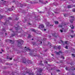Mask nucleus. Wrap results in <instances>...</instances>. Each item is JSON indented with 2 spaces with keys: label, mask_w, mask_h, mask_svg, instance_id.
I'll list each match as a JSON object with an SVG mask.
<instances>
[{
  "label": "nucleus",
  "mask_w": 75,
  "mask_h": 75,
  "mask_svg": "<svg viewBox=\"0 0 75 75\" xmlns=\"http://www.w3.org/2000/svg\"><path fill=\"white\" fill-rule=\"evenodd\" d=\"M61 1H65L66 0H61Z\"/></svg>",
  "instance_id": "nucleus-43"
},
{
  "label": "nucleus",
  "mask_w": 75,
  "mask_h": 75,
  "mask_svg": "<svg viewBox=\"0 0 75 75\" xmlns=\"http://www.w3.org/2000/svg\"><path fill=\"white\" fill-rule=\"evenodd\" d=\"M8 10L9 11H13V8H9L8 9Z\"/></svg>",
  "instance_id": "nucleus-8"
},
{
  "label": "nucleus",
  "mask_w": 75,
  "mask_h": 75,
  "mask_svg": "<svg viewBox=\"0 0 75 75\" xmlns=\"http://www.w3.org/2000/svg\"><path fill=\"white\" fill-rule=\"evenodd\" d=\"M14 35H15L14 34H12V37H13V36H14Z\"/></svg>",
  "instance_id": "nucleus-29"
},
{
  "label": "nucleus",
  "mask_w": 75,
  "mask_h": 75,
  "mask_svg": "<svg viewBox=\"0 0 75 75\" xmlns=\"http://www.w3.org/2000/svg\"><path fill=\"white\" fill-rule=\"evenodd\" d=\"M30 55H32V54L31 53H30Z\"/></svg>",
  "instance_id": "nucleus-47"
},
{
  "label": "nucleus",
  "mask_w": 75,
  "mask_h": 75,
  "mask_svg": "<svg viewBox=\"0 0 75 75\" xmlns=\"http://www.w3.org/2000/svg\"><path fill=\"white\" fill-rule=\"evenodd\" d=\"M10 30H12V29H10Z\"/></svg>",
  "instance_id": "nucleus-62"
},
{
  "label": "nucleus",
  "mask_w": 75,
  "mask_h": 75,
  "mask_svg": "<svg viewBox=\"0 0 75 75\" xmlns=\"http://www.w3.org/2000/svg\"><path fill=\"white\" fill-rule=\"evenodd\" d=\"M61 46L59 45L57 47V46H54V49H55L56 50H57V49H59V50H60V49H61Z\"/></svg>",
  "instance_id": "nucleus-3"
},
{
  "label": "nucleus",
  "mask_w": 75,
  "mask_h": 75,
  "mask_svg": "<svg viewBox=\"0 0 75 75\" xmlns=\"http://www.w3.org/2000/svg\"><path fill=\"white\" fill-rule=\"evenodd\" d=\"M57 71H59V70H57Z\"/></svg>",
  "instance_id": "nucleus-49"
},
{
  "label": "nucleus",
  "mask_w": 75,
  "mask_h": 75,
  "mask_svg": "<svg viewBox=\"0 0 75 75\" xmlns=\"http://www.w3.org/2000/svg\"><path fill=\"white\" fill-rule=\"evenodd\" d=\"M55 23L56 24H58L59 23H58V22L57 21H55Z\"/></svg>",
  "instance_id": "nucleus-12"
},
{
  "label": "nucleus",
  "mask_w": 75,
  "mask_h": 75,
  "mask_svg": "<svg viewBox=\"0 0 75 75\" xmlns=\"http://www.w3.org/2000/svg\"><path fill=\"white\" fill-rule=\"evenodd\" d=\"M2 52H3V51H4V50H2Z\"/></svg>",
  "instance_id": "nucleus-52"
},
{
  "label": "nucleus",
  "mask_w": 75,
  "mask_h": 75,
  "mask_svg": "<svg viewBox=\"0 0 75 75\" xmlns=\"http://www.w3.org/2000/svg\"><path fill=\"white\" fill-rule=\"evenodd\" d=\"M4 0H1V1H4Z\"/></svg>",
  "instance_id": "nucleus-57"
},
{
  "label": "nucleus",
  "mask_w": 75,
  "mask_h": 75,
  "mask_svg": "<svg viewBox=\"0 0 75 75\" xmlns=\"http://www.w3.org/2000/svg\"><path fill=\"white\" fill-rule=\"evenodd\" d=\"M0 53L1 54V53H2V52H0Z\"/></svg>",
  "instance_id": "nucleus-51"
},
{
  "label": "nucleus",
  "mask_w": 75,
  "mask_h": 75,
  "mask_svg": "<svg viewBox=\"0 0 75 75\" xmlns=\"http://www.w3.org/2000/svg\"><path fill=\"white\" fill-rule=\"evenodd\" d=\"M51 55H52V56H54V54H52Z\"/></svg>",
  "instance_id": "nucleus-46"
},
{
  "label": "nucleus",
  "mask_w": 75,
  "mask_h": 75,
  "mask_svg": "<svg viewBox=\"0 0 75 75\" xmlns=\"http://www.w3.org/2000/svg\"><path fill=\"white\" fill-rule=\"evenodd\" d=\"M34 73H33L29 74V75H34Z\"/></svg>",
  "instance_id": "nucleus-14"
},
{
  "label": "nucleus",
  "mask_w": 75,
  "mask_h": 75,
  "mask_svg": "<svg viewBox=\"0 0 75 75\" xmlns=\"http://www.w3.org/2000/svg\"><path fill=\"white\" fill-rule=\"evenodd\" d=\"M40 43H41V44H42V42H41Z\"/></svg>",
  "instance_id": "nucleus-48"
},
{
  "label": "nucleus",
  "mask_w": 75,
  "mask_h": 75,
  "mask_svg": "<svg viewBox=\"0 0 75 75\" xmlns=\"http://www.w3.org/2000/svg\"><path fill=\"white\" fill-rule=\"evenodd\" d=\"M50 46H51V44H50Z\"/></svg>",
  "instance_id": "nucleus-61"
},
{
  "label": "nucleus",
  "mask_w": 75,
  "mask_h": 75,
  "mask_svg": "<svg viewBox=\"0 0 75 75\" xmlns=\"http://www.w3.org/2000/svg\"><path fill=\"white\" fill-rule=\"evenodd\" d=\"M61 41H62V42H62V40H61Z\"/></svg>",
  "instance_id": "nucleus-59"
},
{
  "label": "nucleus",
  "mask_w": 75,
  "mask_h": 75,
  "mask_svg": "<svg viewBox=\"0 0 75 75\" xmlns=\"http://www.w3.org/2000/svg\"><path fill=\"white\" fill-rule=\"evenodd\" d=\"M74 7H75V5H74Z\"/></svg>",
  "instance_id": "nucleus-64"
},
{
  "label": "nucleus",
  "mask_w": 75,
  "mask_h": 75,
  "mask_svg": "<svg viewBox=\"0 0 75 75\" xmlns=\"http://www.w3.org/2000/svg\"><path fill=\"white\" fill-rule=\"evenodd\" d=\"M40 62H41V63L42 62V61H41Z\"/></svg>",
  "instance_id": "nucleus-56"
},
{
  "label": "nucleus",
  "mask_w": 75,
  "mask_h": 75,
  "mask_svg": "<svg viewBox=\"0 0 75 75\" xmlns=\"http://www.w3.org/2000/svg\"><path fill=\"white\" fill-rule=\"evenodd\" d=\"M45 62V63H46V64H47V63H48V62L47 61H46V62Z\"/></svg>",
  "instance_id": "nucleus-36"
},
{
  "label": "nucleus",
  "mask_w": 75,
  "mask_h": 75,
  "mask_svg": "<svg viewBox=\"0 0 75 75\" xmlns=\"http://www.w3.org/2000/svg\"><path fill=\"white\" fill-rule=\"evenodd\" d=\"M48 66H51L50 64H48Z\"/></svg>",
  "instance_id": "nucleus-41"
},
{
  "label": "nucleus",
  "mask_w": 75,
  "mask_h": 75,
  "mask_svg": "<svg viewBox=\"0 0 75 75\" xmlns=\"http://www.w3.org/2000/svg\"><path fill=\"white\" fill-rule=\"evenodd\" d=\"M65 48H66V49H68V46H66Z\"/></svg>",
  "instance_id": "nucleus-26"
},
{
  "label": "nucleus",
  "mask_w": 75,
  "mask_h": 75,
  "mask_svg": "<svg viewBox=\"0 0 75 75\" xmlns=\"http://www.w3.org/2000/svg\"><path fill=\"white\" fill-rule=\"evenodd\" d=\"M55 13H57V12H55Z\"/></svg>",
  "instance_id": "nucleus-63"
},
{
  "label": "nucleus",
  "mask_w": 75,
  "mask_h": 75,
  "mask_svg": "<svg viewBox=\"0 0 75 75\" xmlns=\"http://www.w3.org/2000/svg\"><path fill=\"white\" fill-rule=\"evenodd\" d=\"M39 2L40 3H42V0H39Z\"/></svg>",
  "instance_id": "nucleus-20"
},
{
  "label": "nucleus",
  "mask_w": 75,
  "mask_h": 75,
  "mask_svg": "<svg viewBox=\"0 0 75 75\" xmlns=\"http://www.w3.org/2000/svg\"><path fill=\"white\" fill-rule=\"evenodd\" d=\"M61 58H63V59H64V57H63V56H62V57H61Z\"/></svg>",
  "instance_id": "nucleus-28"
},
{
  "label": "nucleus",
  "mask_w": 75,
  "mask_h": 75,
  "mask_svg": "<svg viewBox=\"0 0 75 75\" xmlns=\"http://www.w3.org/2000/svg\"><path fill=\"white\" fill-rule=\"evenodd\" d=\"M46 3H48V1H46Z\"/></svg>",
  "instance_id": "nucleus-55"
},
{
  "label": "nucleus",
  "mask_w": 75,
  "mask_h": 75,
  "mask_svg": "<svg viewBox=\"0 0 75 75\" xmlns=\"http://www.w3.org/2000/svg\"><path fill=\"white\" fill-rule=\"evenodd\" d=\"M71 55H72V57H75V54H71Z\"/></svg>",
  "instance_id": "nucleus-15"
},
{
  "label": "nucleus",
  "mask_w": 75,
  "mask_h": 75,
  "mask_svg": "<svg viewBox=\"0 0 75 75\" xmlns=\"http://www.w3.org/2000/svg\"><path fill=\"white\" fill-rule=\"evenodd\" d=\"M5 34H6V35H7V33H5Z\"/></svg>",
  "instance_id": "nucleus-53"
},
{
  "label": "nucleus",
  "mask_w": 75,
  "mask_h": 75,
  "mask_svg": "<svg viewBox=\"0 0 75 75\" xmlns=\"http://www.w3.org/2000/svg\"><path fill=\"white\" fill-rule=\"evenodd\" d=\"M44 31H46V29H44Z\"/></svg>",
  "instance_id": "nucleus-40"
},
{
  "label": "nucleus",
  "mask_w": 75,
  "mask_h": 75,
  "mask_svg": "<svg viewBox=\"0 0 75 75\" xmlns=\"http://www.w3.org/2000/svg\"><path fill=\"white\" fill-rule=\"evenodd\" d=\"M28 64H31V63H32V62L31 61L28 60Z\"/></svg>",
  "instance_id": "nucleus-7"
},
{
  "label": "nucleus",
  "mask_w": 75,
  "mask_h": 75,
  "mask_svg": "<svg viewBox=\"0 0 75 75\" xmlns=\"http://www.w3.org/2000/svg\"><path fill=\"white\" fill-rule=\"evenodd\" d=\"M72 11L75 12V9H74L72 10Z\"/></svg>",
  "instance_id": "nucleus-25"
},
{
  "label": "nucleus",
  "mask_w": 75,
  "mask_h": 75,
  "mask_svg": "<svg viewBox=\"0 0 75 75\" xmlns=\"http://www.w3.org/2000/svg\"><path fill=\"white\" fill-rule=\"evenodd\" d=\"M72 27L71 28V29H74V26L73 25H71Z\"/></svg>",
  "instance_id": "nucleus-16"
},
{
  "label": "nucleus",
  "mask_w": 75,
  "mask_h": 75,
  "mask_svg": "<svg viewBox=\"0 0 75 75\" xmlns=\"http://www.w3.org/2000/svg\"><path fill=\"white\" fill-rule=\"evenodd\" d=\"M67 41H66L65 42V44H67Z\"/></svg>",
  "instance_id": "nucleus-31"
},
{
  "label": "nucleus",
  "mask_w": 75,
  "mask_h": 75,
  "mask_svg": "<svg viewBox=\"0 0 75 75\" xmlns=\"http://www.w3.org/2000/svg\"><path fill=\"white\" fill-rule=\"evenodd\" d=\"M24 42V41L22 40H21L20 41H19V42H18V47H20L21 45L23 44V42Z\"/></svg>",
  "instance_id": "nucleus-2"
},
{
  "label": "nucleus",
  "mask_w": 75,
  "mask_h": 75,
  "mask_svg": "<svg viewBox=\"0 0 75 75\" xmlns=\"http://www.w3.org/2000/svg\"><path fill=\"white\" fill-rule=\"evenodd\" d=\"M57 54L59 55V52H57Z\"/></svg>",
  "instance_id": "nucleus-21"
},
{
  "label": "nucleus",
  "mask_w": 75,
  "mask_h": 75,
  "mask_svg": "<svg viewBox=\"0 0 75 75\" xmlns=\"http://www.w3.org/2000/svg\"><path fill=\"white\" fill-rule=\"evenodd\" d=\"M67 7L69 8H71V5H69L67 6Z\"/></svg>",
  "instance_id": "nucleus-11"
},
{
  "label": "nucleus",
  "mask_w": 75,
  "mask_h": 75,
  "mask_svg": "<svg viewBox=\"0 0 75 75\" xmlns=\"http://www.w3.org/2000/svg\"><path fill=\"white\" fill-rule=\"evenodd\" d=\"M26 73H27L28 74L29 73V72L26 71Z\"/></svg>",
  "instance_id": "nucleus-33"
},
{
  "label": "nucleus",
  "mask_w": 75,
  "mask_h": 75,
  "mask_svg": "<svg viewBox=\"0 0 75 75\" xmlns=\"http://www.w3.org/2000/svg\"><path fill=\"white\" fill-rule=\"evenodd\" d=\"M22 62L23 63H25L26 62V59L25 58H24L23 59Z\"/></svg>",
  "instance_id": "nucleus-6"
},
{
  "label": "nucleus",
  "mask_w": 75,
  "mask_h": 75,
  "mask_svg": "<svg viewBox=\"0 0 75 75\" xmlns=\"http://www.w3.org/2000/svg\"><path fill=\"white\" fill-rule=\"evenodd\" d=\"M66 70H68V68H66Z\"/></svg>",
  "instance_id": "nucleus-39"
},
{
  "label": "nucleus",
  "mask_w": 75,
  "mask_h": 75,
  "mask_svg": "<svg viewBox=\"0 0 75 75\" xmlns=\"http://www.w3.org/2000/svg\"><path fill=\"white\" fill-rule=\"evenodd\" d=\"M18 20V18H16L15 19V20Z\"/></svg>",
  "instance_id": "nucleus-22"
},
{
  "label": "nucleus",
  "mask_w": 75,
  "mask_h": 75,
  "mask_svg": "<svg viewBox=\"0 0 75 75\" xmlns=\"http://www.w3.org/2000/svg\"><path fill=\"white\" fill-rule=\"evenodd\" d=\"M44 27V25L43 24H41L39 25V28H43Z\"/></svg>",
  "instance_id": "nucleus-5"
},
{
  "label": "nucleus",
  "mask_w": 75,
  "mask_h": 75,
  "mask_svg": "<svg viewBox=\"0 0 75 75\" xmlns=\"http://www.w3.org/2000/svg\"><path fill=\"white\" fill-rule=\"evenodd\" d=\"M26 50L27 51H30V49L29 48H28L26 49Z\"/></svg>",
  "instance_id": "nucleus-9"
},
{
  "label": "nucleus",
  "mask_w": 75,
  "mask_h": 75,
  "mask_svg": "<svg viewBox=\"0 0 75 75\" xmlns=\"http://www.w3.org/2000/svg\"><path fill=\"white\" fill-rule=\"evenodd\" d=\"M3 31H6V30H5V29H3Z\"/></svg>",
  "instance_id": "nucleus-34"
},
{
  "label": "nucleus",
  "mask_w": 75,
  "mask_h": 75,
  "mask_svg": "<svg viewBox=\"0 0 75 75\" xmlns=\"http://www.w3.org/2000/svg\"><path fill=\"white\" fill-rule=\"evenodd\" d=\"M60 31L61 32V33H62V32H63V31H62V30H61Z\"/></svg>",
  "instance_id": "nucleus-32"
},
{
  "label": "nucleus",
  "mask_w": 75,
  "mask_h": 75,
  "mask_svg": "<svg viewBox=\"0 0 75 75\" xmlns=\"http://www.w3.org/2000/svg\"><path fill=\"white\" fill-rule=\"evenodd\" d=\"M28 37V38H30V37H31V36L30 35H29Z\"/></svg>",
  "instance_id": "nucleus-17"
},
{
  "label": "nucleus",
  "mask_w": 75,
  "mask_h": 75,
  "mask_svg": "<svg viewBox=\"0 0 75 75\" xmlns=\"http://www.w3.org/2000/svg\"><path fill=\"white\" fill-rule=\"evenodd\" d=\"M13 58H7V59H10V60H12V59Z\"/></svg>",
  "instance_id": "nucleus-18"
},
{
  "label": "nucleus",
  "mask_w": 75,
  "mask_h": 75,
  "mask_svg": "<svg viewBox=\"0 0 75 75\" xmlns=\"http://www.w3.org/2000/svg\"><path fill=\"white\" fill-rule=\"evenodd\" d=\"M32 40H34V39H32Z\"/></svg>",
  "instance_id": "nucleus-54"
},
{
  "label": "nucleus",
  "mask_w": 75,
  "mask_h": 75,
  "mask_svg": "<svg viewBox=\"0 0 75 75\" xmlns=\"http://www.w3.org/2000/svg\"><path fill=\"white\" fill-rule=\"evenodd\" d=\"M64 17H67V14H64Z\"/></svg>",
  "instance_id": "nucleus-19"
},
{
  "label": "nucleus",
  "mask_w": 75,
  "mask_h": 75,
  "mask_svg": "<svg viewBox=\"0 0 75 75\" xmlns=\"http://www.w3.org/2000/svg\"><path fill=\"white\" fill-rule=\"evenodd\" d=\"M18 28H17V27L16 28V30H18Z\"/></svg>",
  "instance_id": "nucleus-38"
},
{
  "label": "nucleus",
  "mask_w": 75,
  "mask_h": 75,
  "mask_svg": "<svg viewBox=\"0 0 75 75\" xmlns=\"http://www.w3.org/2000/svg\"><path fill=\"white\" fill-rule=\"evenodd\" d=\"M52 35H53V36H54L55 37H57L55 36V34L54 33L52 34Z\"/></svg>",
  "instance_id": "nucleus-24"
},
{
  "label": "nucleus",
  "mask_w": 75,
  "mask_h": 75,
  "mask_svg": "<svg viewBox=\"0 0 75 75\" xmlns=\"http://www.w3.org/2000/svg\"><path fill=\"white\" fill-rule=\"evenodd\" d=\"M38 71L36 72L37 75H41L40 73H41V72H42V70L40 68L39 70H38Z\"/></svg>",
  "instance_id": "nucleus-1"
},
{
  "label": "nucleus",
  "mask_w": 75,
  "mask_h": 75,
  "mask_svg": "<svg viewBox=\"0 0 75 75\" xmlns=\"http://www.w3.org/2000/svg\"><path fill=\"white\" fill-rule=\"evenodd\" d=\"M71 33H73V32H74V31L73 30H71Z\"/></svg>",
  "instance_id": "nucleus-35"
},
{
  "label": "nucleus",
  "mask_w": 75,
  "mask_h": 75,
  "mask_svg": "<svg viewBox=\"0 0 75 75\" xmlns=\"http://www.w3.org/2000/svg\"><path fill=\"white\" fill-rule=\"evenodd\" d=\"M8 19H9V20H11L12 18L11 17H8Z\"/></svg>",
  "instance_id": "nucleus-27"
},
{
  "label": "nucleus",
  "mask_w": 75,
  "mask_h": 75,
  "mask_svg": "<svg viewBox=\"0 0 75 75\" xmlns=\"http://www.w3.org/2000/svg\"><path fill=\"white\" fill-rule=\"evenodd\" d=\"M59 27H60V28L62 27V25H59Z\"/></svg>",
  "instance_id": "nucleus-13"
},
{
  "label": "nucleus",
  "mask_w": 75,
  "mask_h": 75,
  "mask_svg": "<svg viewBox=\"0 0 75 75\" xmlns=\"http://www.w3.org/2000/svg\"><path fill=\"white\" fill-rule=\"evenodd\" d=\"M32 30L33 31H35V29H33Z\"/></svg>",
  "instance_id": "nucleus-30"
},
{
  "label": "nucleus",
  "mask_w": 75,
  "mask_h": 75,
  "mask_svg": "<svg viewBox=\"0 0 75 75\" xmlns=\"http://www.w3.org/2000/svg\"><path fill=\"white\" fill-rule=\"evenodd\" d=\"M71 17H72V18H71V19H72L71 20H70V21L71 23H73V21L74 20V19H75V18L73 16H71Z\"/></svg>",
  "instance_id": "nucleus-4"
},
{
  "label": "nucleus",
  "mask_w": 75,
  "mask_h": 75,
  "mask_svg": "<svg viewBox=\"0 0 75 75\" xmlns=\"http://www.w3.org/2000/svg\"><path fill=\"white\" fill-rule=\"evenodd\" d=\"M40 13H44V12H41V11H40Z\"/></svg>",
  "instance_id": "nucleus-44"
},
{
  "label": "nucleus",
  "mask_w": 75,
  "mask_h": 75,
  "mask_svg": "<svg viewBox=\"0 0 75 75\" xmlns=\"http://www.w3.org/2000/svg\"><path fill=\"white\" fill-rule=\"evenodd\" d=\"M59 53H60V54H62V52L61 51H60L59 52Z\"/></svg>",
  "instance_id": "nucleus-23"
},
{
  "label": "nucleus",
  "mask_w": 75,
  "mask_h": 75,
  "mask_svg": "<svg viewBox=\"0 0 75 75\" xmlns=\"http://www.w3.org/2000/svg\"><path fill=\"white\" fill-rule=\"evenodd\" d=\"M48 44H51V43H48Z\"/></svg>",
  "instance_id": "nucleus-50"
},
{
  "label": "nucleus",
  "mask_w": 75,
  "mask_h": 75,
  "mask_svg": "<svg viewBox=\"0 0 75 75\" xmlns=\"http://www.w3.org/2000/svg\"><path fill=\"white\" fill-rule=\"evenodd\" d=\"M71 36L72 38H73V37H74V36H73V35H71Z\"/></svg>",
  "instance_id": "nucleus-37"
},
{
  "label": "nucleus",
  "mask_w": 75,
  "mask_h": 75,
  "mask_svg": "<svg viewBox=\"0 0 75 75\" xmlns=\"http://www.w3.org/2000/svg\"><path fill=\"white\" fill-rule=\"evenodd\" d=\"M9 41H10V42H11V44H13V43H14V42L12 41V40H9Z\"/></svg>",
  "instance_id": "nucleus-10"
},
{
  "label": "nucleus",
  "mask_w": 75,
  "mask_h": 75,
  "mask_svg": "<svg viewBox=\"0 0 75 75\" xmlns=\"http://www.w3.org/2000/svg\"><path fill=\"white\" fill-rule=\"evenodd\" d=\"M51 75H52V73H51Z\"/></svg>",
  "instance_id": "nucleus-60"
},
{
  "label": "nucleus",
  "mask_w": 75,
  "mask_h": 75,
  "mask_svg": "<svg viewBox=\"0 0 75 75\" xmlns=\"http://www.w3.org/2000/svg\"><path fill=\"white\" fill-rule=\"evenodd\" d=\"M25 48H27V47H25Z\"/></svg>",
  "instance_id": "nucleus-58"
},
{
  "label": "nucleus",
  "mask_w": 75,
  "mask_h": 75,
  "mask_svg": "<svg viewBox=\"0 0 75 75\" xmlns=\"http://www.w3.org/2000/svg\"><path fill=\"white\" fill-rule=\"evenodd\" d=\"M51 25H52V26H53V25H50V26H51Z\"/></svg>",
  "instance_id": "nucleus-45"
},
{
  "label": "nucleus",
  "mask_w": 75,
  "mask_h": 75,
  "mask_svg": "<svg viewBox=\"0 0 75 75\" xmlns=\"http://www.w3.org/2000/svg\"><path fill=\"white\" fill-rule=\"evenodd\" d=\"M44 4H46V2H44Z\"/></svg>",
  "instance_id": "nucleus-42"
}]
</instances>
